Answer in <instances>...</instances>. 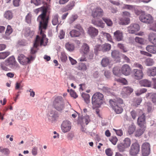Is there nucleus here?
<instances>
[{
    "label": "nucleus",
    "mask_w": 156,
    "mask_h": 156,
    "mask_svg": "<svg viewBox=\"0 0 156 156\" xmlns=\"http://www.w3.org/2000/svg\"><path fill=\"white\" fill-rule=\"evenodd\" d=\"M38 148L37 147H34L31 150L32 154L34 156H36L37 154Z\"/></svg>",
    "instance_id": "338daca9"
},
{
    "label": "nucleus",
    "mask_w": 156,
    "mask_h": 156,
    "mask_svg": "<svg viewBox=\"0 0 156 156\" xmlns=\"http://www.w3.org/2000/svg\"><path fill=\"white\" fill-rule=\"evenodd\" d=\"M139 18L142 22L147 23H150L153 21L152 17L148 14L143 13L140 16Z\"/></svg>",
    "instance_id": "0eeeda50"
},
{
    "label": "nucleus",
    "mask_w": 156,
    "mask_h": 156,
    "mask_svg": "<svg viewBox=\"0 0 156 156\" xmlns=\"http://www.w3.org/2000/svg\"><path fill=\"white\" fill-rule=\"evenodd\" d=\"M103 98V95L99 92H96L93 95L92 98V103L94 109L100 106Z\"/></svg>",
    "instance_id": "20e7f679"
},
{
    "label": "nucleus",
    "mask_w": 156,
    "mask_h": 156,
    "mask_svg": "<svg viewBox=\"0 0 156 156\" xmlns=\"http://www.w3.org/2000/svg\"><path fill=\"white\" fill-rule=\"evenodd\" d=\"M120 68L119 67H115L113 69V72L114 74L116 76L120 75Z\"/></svg>",
    "instance_id": "a18cd8bd"
},
{
    "label": "nucleus",
    "mask_w": 156,
    "mask_h": 156,
    "mask_svg": "<svg viewBox=\"0 0 156 156\" xmlns=\"http://www.w3.org/2000/svg\"><path fill=\"white\" fill-rule=\"evenodd\" d=\"M75 2L74 1H72L70 2V3L66 5L64 8V9L65 11H68L71 10L75 6Z\"/></svg>",
    "instance_id": "7c9ffc66"
},
{
    "label": "nucleus",
    "mask_w": 156,
    "mask_h": 156,
    "mask_svg": "<svg viewBox=\"0 0 156 156\" xmlns=\"http://www.w3.org/2000/svg\"><path fill=\"white\" fill-rule=\"evenodd\" d=\"M82 96L86 103H89L90 96L89 94L83 93L82 94Z\"/></svg>",
    "instance_id": "58836bf2"
},
{
    "label": "nucleus",
    "mask_w": 156,
    "mask_h": 156,
    "mask_svg": "<svg viewBox=\"0 0 156 156\" xmlns=\"http://www.w3.org/2000/svg\"><path fill=\"white\" fill-rule=\"evenodd\" d=\"M60 60L63 62H66L67 59V57L66 54L64 52H62L60 56Z\"/></svg>",
    "instance_id": "5fc2aeb1"
},
{
    "label": "nucleus",
    "mask_w": 156,
    "mask_h": 156,
    "mask_svg": "<svg viewBox=\"0 0 156 156\" xmlns=\"http://www.w3.org/2000/svg\"><path fill=\"white\" fill-rule=\"evenodd\" d=\"M12 30L11 27L10 25H8L7 26L6 30L5 31V34L8 36H9L12 33Z\"/></svg>",
    "instance_id": "13d9d810"
},
{
    "label": "nucleus",
    "mask_w": 156,
    "mask_h": 156,
    "mask_svg": "<svg viewBox=\"0 0 156 156\" xmlns=\"http://www.w3.org/2000/svg\"><path fill=\"white\" fill-rule=\"evenodd\" d=\"M18 60L19 63L21 65H25L30 63L31 61H33L30 59V57H27L23 54L19 55L18 57Z\"/></svg>",
    "instance_id": "1a4fd4ad"
},
{
    "label": "nucleus",
    "mask_w": 156,
    "mask_h": 156,
    "mask_svg": "<svg viewBox=\"0 0 156 156\" xmlns=\"http://www.w3.org/2000/svg\"><path fill=\"white\" fill-rule=\"evenodd\" d=\"M102 45L99 44L95 46L94 50L95 54L97 55L98 54L97 52L98 51H102Z\"/></svg>",
    "instance_id": "864d4df0"
},
{
    "label": "nucleus",
    "mask_w": 156,
    "mask_h": 156,
    "mask_svg": "<svg viewBox=\"0 0 156 156\" xmlns=\"http://www.w3.org/2000/svg\"><path fill=\"white\" fill-rule=\"evenodd\" d=\"M70 34L72 37H79L81 34V33L79 30L74 29L70 31Z\"/></svg>",
    "instance_id": "c756f323"
},
{
    "label": "nucleus",
    "mask_w": 156,
    "mask_h": 156,
    "mask_svg": "<svg viewBox=\"0 0 156 156\" xmlns=\"http://www.w3.org/2000/svg\"><path fill=\"white\" fill-rule=\"evenodd\" d=\"M146 97L147 98L149 97L150 99L153 103L156 102V93H148L146 95Z\"/></svg>",
    "instance_id": "f704fd0d"
},
{
    "label": "nucleus",
    "mask_w": 156,
    "mask_h": 156,
    "mask_svg": "<svg viewBox=\"0 0 156 156\" xmlns=\"http://www.w3.org/2000/svg\"><path fill=\"white\" fill-rule=\"evenodd\" d=\"M83 116L81 119L82 122L83 123H85L86 125H87L90 121L89 116L86 115H83Z\"/></svg>",
    "instance_id": "e433bc0d"
},
{
    "label": "nucleus",
    "mask_w": 156,
    "mask_h": 156,
    "mask_svg": "<svg viewBox=\"0 0 156 156\" xmlns=\"http://www.w3.org/2000/svg\"><path fill=\"white\" fill-rule=\"evenodd\" d=\"M118 150L120 152H123L127 148L124 145L123 143L118 144L117 145Z\"/></svg>",
    "instance_id": "4c0bfd02"
},
{
    "label": "nucleus",
    "mask_w": 156,
    "mask_h": 156,
    "mask_svg": "<svg viewBox=\"0 0 156 156\" xmlns=\"http://www.w3.org/2000/svg\"><path fill=\"white\" fill-rule=\"evenodd\" d=\"M116 80L118 82L122 83L124 84H126L127 83V81L124 78H119L117 79Z\"/></svg>",
    "instance_id": "774afa93"
},
{
    "label": "nucleus",
    "mask_w": 156,
    "mask_h": 156,
    "mask_svg": "<svg viewBox=\"0 0 156 156\" xmlns=\"http://www.w3.org/2000/svg\"><path fill=\"white\" fill-rule=\"evenodd\" d=\"M23 33L26 37H32L34 34V32L33 31H31L29 27H27L24 28L22 31Z\"/></svg>",
    "instance_id": "6ab92c4d"
},
{
    "label": "nucleus",
    "mask_w": 156,
    "mask_h": 156,
    "mask_svg": "<svg viewBox=\"0 0 156 156\" xmlns=\"http://www.w3.org/2000/svg\"><path fill=\"white\" fill-rule=\"evenodd\" d=\"M109 140L114 145L116 144L118 139L117 137L115 136H112L109 139Z\"/></svg>",
    "instance_id": "bf43d9fd"
},
{
    "label": "nucleus",
    "mask_w": 156,
    "mask_h": 156,
    "mask_svg": "<svg viewBox=\"0 0 156 156\" xmlns=\"http://www.w3.org/2000/svg\"><path fill=\"white\" fill-rule=\"evenodd\" d=\"M78 69L79 70L84 71L86 70L87 67L85 64L83 63H80L79 64Z\"/></svg>",
    "instance_id": "4d7b16f0"
},
{
    "label": "nucleus",
    "mask_w": 156,
    "mask_h": 156,
    "mask_svg": "<svg viewBox=\"0 0 156 156\" xmlns=\"http://www.w3.org/2000/svg\"><path fill=\"white\" fill-rule=\"evenodd\" d=\"M88 32L91 37L96 36L98 34V30L93 27H90L88 30Z\"/></svg>",
    "instance_id": "412c9836"
},
{
    "label": "nucleus",
    "mask_w": 156,
    "mask_h": 156,
    "mask_svg": "<svg viewBox=\"0 0 156 156\" xmlns=\"http://www.w3.org/2000/svg\"><path fill=\"white\" fill-rule=\"evenodd\" d=\"M145 118L144 113H143L139 117L137 120V123L140 127H144L145 126Z\"/></svg>",
    "instance_id": "a211bd4d"
},
{
    "label": "nucleus",
    "mask_w": 156,
    "mask_h": 156,
    "mask_svg": "<svg viewBox=\"0 0 156 156\" xmlns=\"http://www.w3.org/2000/svg\"><path fill=\"white\" fill-rule=\"evenodd\" d=\"M143 73L142 70L134 69L132 71L131 76L134 79L140 80L143 77Z\"/></svg>",
    "instance_id": "9d476101"
},
{
    "label": "nucleus",
    "mask_w": 156,
    "mask_h": 156,
    "mask_svg": "<svg viewBox=\"0 0 156 156\" xmlns=\"http://www.w3.org/2000/svg\"><path fill=\"white\" fill-rule=\"evenodd\" d=\"M135 41L136 42L140 44H143L145 43V41L144 39L138 37H135Z\"/></svg>",
    "instance_id": "603ef678"
},
{
    "label": "nucleus",
    "mask_w": 156,
    "mask_h": 156,
    "mask_svg": "<svg viewBox=\"0 0 156 156\" xmlns=\"http://www.w3.org/2000/svg\"><path fill=\"white\" fill-rule=\"evenodd\" d=\"M124 90L125 91L126 94H130L133 91V89L132 88L127 87L124 88Z\"/></svg>",
    "instance_id": "0e129e2a"
},
{
    "label": "nucleus",
    "mask_w": 156,
    "mask_h": 156,
    "mask_svg": "<svg viewBox=\"0 0 156 156\" xmlns=\"http://www.w3.org/2000/svg\"><path fill=\"white\" fill-rule=\"evenodd\" d=\"M140 29V26L137 23L131 24L128 28V30L129 33L135 34Z\"/></svg>",
    "instance_id": "2eb2a0df"
},
{
    "label": "nucleus",
    "mask_w": 156,
    "mask_h": 156,
    "mask_svg": "<svg viewBox=\"0 0 156 156\" xmlns=\"http://www.w3.org/2000/svg\"><path fill=\"white\" fill-rule=\"evenodd\" d=\"M4 17L8 20L12 19L13 17V13L12 11L7 10L5 12L3 15Z\"/></svg>",
    "instance_id": "a878e982"
},
{
    "label": "nucleus",
    "mask_w": 156,
    "mask_h": 156,
    "mask_svg": "<svg viewBox=\"0 0 156 156\" xmlns=\"http://www.w3.org/2000/svg\"><path fill=\"white\" fill-rule=\"evenodd\" d=\"M112 57L114 58H120L119 52L117 50H114L111 53Z\"/></svg>",
    "instance_id": "79ce46f5"
},
{
    "label": "nucleus",
    "mask_w": 156,
    "mask_h": 156,
    "mask_svg": "<svg viewBox=\"0 0 156 156\" xmlns=\"http://www.w3.org/2000/svg\"><path fill=\"white\" fill-rule=\"evenodd\" d=\"M0 151L2 154L6 155H9L10 153V151L8 149L3 148L2 147H0Z\"/></svg>",
    "instance_id": "49530a36"
},
{
    "label": "nucleus",
    "mask_w": 156,
    "mask_h": 156,
    "mask_svg": "<svg viewBox=\"0 0 156 156\" xmlns=\"http://www.w3.org/2000/svg\"><path fill=\"white\" fill-rule=\"evenodd\" d=\"M10 54L9 51H6L0 53V59H4Z\"/></svg>",
    "instance_id": "8fccbe9b"
},
{
    "label": "nucleus",
    "mask_w": 156,
    "mask_h": 156,
    "mask_svg": "<svg viewBox=\"0 0 156 156\" xmlns=\"http://www.w3.org/2000/svg\"><path fill=\"white\" fill-rule=\"evenodd\" d=\"M28 113L24 109L21 110L20 113L17 115L16 117L18 120H26L28 117Z\"/></svg>",
    "instance_id": "4468645a"
},
{
    "label": "nucleus",
    "mask_w": 156,
    "mask_h": 156,
    "mask_svg": "<svg viewBox=\"0 0 156 156\" xmlns=\"http://www.w3.org/2000/svg\"><path fill=\"white\" fill-rule=\"evenodd\" d=\"M61 128L62 131L66 133L69 131L71 128V123L69 120L64 121L61 125Z\"/></svg>",
    "instance_id": "f8f14e48"
},
{
    "label": "nucleus",
    "mask_w": 156,
    "mask_h": 156,
    "mask_svg": "<svg viewBox=\"0 0 156 156\" xmlns=\"http://www.w3.org/2000/svg\"><path fill=\"white\" fill-rule=\"evenodd\" d=\"M40 36L37 35L33 47L31 48L30 55H29L30 59H34L36 57V54L39 49V44L41 46H45L47 45L48 39L46 38V35L44 33L42 30H39Z\"/></svg>",
    "instance_id": "f257e3e1"
},
{
    "label": "nucleus",
    "mask_w": 156,
    "mask_h": 156,
    "mask_svg": "<svg viewBox=\"0 0 156 156\" xmlns=\"http://www.w3.org/2000/svg\"><path fill=\"white\" fill-rule=\"evenodd\" d=\"M102 90L108 95L111 94L112 93V89L107 87H103L102 88Z\"/></svg>",
    "instance_id": "72a5a7b5"
},
{
    "label": "nucleus",
    "mask_w": 156,
    "mask_h": 156,
    "mask_svg": "<svg viewBox=\"0 0 156 156\" xmlns=\"http://www.w3.org/2000/svg\"><path fill=\"white\" fill-rule=\"evenodd\" d=\"M53 106L58 111H61L64 108L65 105L61 96L56 97L53 102Z\"/></svg>",
    "instance_id": "39448f33"
},
{
    "label": "nucleus",
    "mask_w": 156,
    "mask_h": 156,
    "mask_svg": "<svg viewBox=\"0 0 156 156\" xmlns=\"http://www.w3.org/2000/svg\"><path fill=\"white\" fill-rule=\"evenodd\" d=\"M32 15L30 12L26 16L25 21L28 23H30L31 22Z\"/></svg>",
    "instance_id": "6e6d98bb"
},
{
    "label": "nucleus",
    "mask_w": 156,
    "mask_h": 156,
    "mask_svg": "<svg viewBox=\"0 0 156 156\" xmlns=\"http://www.w3.org/2000/svg\"><path fill=\"white\" fill-rule=\"evenodd\" d=\"M90 50V48L89 45L86 43H84L82 46L81 51L83 54H87L89 52Z\"/></svg>",
    "instance_id": "bb28decb"
},
{
    "label": "nucleus",
    "mask_w": 156,
    "mask_h": 156,
    "mask_svg": "<svg viewBox=\"0 0 156 156\" xmlns=\"http://www.w3.org/2000/svg\"><path fill=\"white\" fill-rule=\"evenodd\" d=\"M0 66L2 70L4 71H6L10 70L9 69L8 67L5 60L4 62L0 63Z\"/></svg>",
    "instance_id": "2f4dec72"
},
{
    "label": "nucleus",
    "mask_w": 156,
    "mask_h": 156,
    "mask_svg": "<svg viewBox=\"0 0 156 156\" xmlns=\"http://www.w3.org/2000/svg\"><path fill=\"white\" fill-rule=\"evenodd\" d=\"M147 90L145 88H142L140 90H138L136 93V95L139 96L140 94L146 92Z\"/></svg>",
    "instance_id": "680f3d73"
},
{
    "label": "nucleus",
    "mask_w": 156,
    "mask_h": 156,
    "mask_svg": "<svg viewBox=\"0 0 156 156\" xmlns=\"http://www.w3.org/2000/svg\"><path fill=\"white\" fill-rule=\"evenodd\" d=\"M8 66L12 69L16 70L19 68L20 66L16 60L14 56H12L9 57L5 60Z\"/></svg>",
    "instance_id": "423d86ee"
},
{
    "label": "nucleus",
    "mask_w": 156,
    "mask_h": 156,
    "mask_svg": "<svg viewBox=\"0 0 156 156\" xmlns=\"http://www.w3.org/2000/svg\"><path fill=\"white\" fill-rule=\"evenodd\" d=\"M102 19L108 26L111 27L112 26L113 22L110 19L107 18L103 17Z\"/></svg>",
    "instance_id": "a19ab883"
},
{
    "label": "nucleus",
    "mask_w": 156,
    "mask_h": 156,
    "mask_svg": "<svg viewBox=\"0 0 156 156\" xmlns=\"http://www.w3.org/2000/svg\"><path fill=\"white\" fill-rule=\"evenodd\" d=\"M117 46L118 48H119L123 52H126L128 51L127 48L124 44L118 43L117 44Z\"/></svg>",
    "instance_id": "c9c22d12"
},
{
    "label": "nucleus",
    "mask_w": 156,
    "mask_h": 156,
    "mask_svg": "<svg viewBox=\"0 0 156 156\" xmlns=\"http://www.w3.org/2000/svg\"><path fill=\"white\" fill-rule=\"evenodd\" d=\"M148 39L151 43L154 44L156 45V34L150 33L148 36Z\"/></svg>",
    "instance_id": "b1692460"
},
{
    "label": "nucleus",
    "mask_w": 156,
    "mask_h": 156,
    "mask_svg": "<svg viewBox=\"0 0 156 156\" xmlns=\"http://www.w3.org/2000/svg\"><path fill=\"white\" fill-rule=\"evenodd\" d=\"M42 2V0H31V3H33L36 6L40 5Z\"/></svg>",
    "instance_id": "e2e57ef3"
},
{
    "label": "nucleus",
    "mask_w": 156,
    "mask_h": 156,
    "mask_svg": "<svg viewBox=\"0 0 156 156\" xmlns=\"http://www.w3.org/2000/svg\"><path fill=\"white\" fill-rule=\"evenodd\" d=\"M154 62L153 59L151 58H147L145 61V64L147 66H151L153 65Z\"/></svg>",
    "instance_id": "3c124183"
},
{
    "label": "nucleus",
    "mask_w": 156,
    "mask_h": 156,
    "mask_svg": "<svg viewBox=\"0 0 156 156\" xmlns=\"http://www.w3.org/2000/svg\"><path fill=\"white\" fill-rule=\"evenodd\" d=\"M58 14H56L52 17V22L54 25H56L58 22Z\"/></svg>",
    "instance_id": "de8ad7c7"
},
{
    "label": "nucleus",
    "mask_w": 156,
    "mask_h": 156,
    "mask_svg": "<svg viewBox=\"0 0 156 156\" xmlns=\"http://www.w3.org/2000/svg\"><path fill=\"white\" fill-rule=\"evenodd\" d=\"M109 102L110 105L116 114H120L122 112L123 109L120 105L123 103L122 99L117 98L115 99H110Z\"/></svg>",
    "instance_id": "7ed1b4c3"
},
{
    "label": "nucleus",
    "mask_w": 156,
    "mask_h": 156,
    "mask_svg": "<svg viewBox=\"0 0 156 156\" xmlns=\"http://www.w3.org/2000/svg\"><path fill=\"white\" fill-rule=\"evenodd\" d=\"M48 115V119L51 122L55 121L58 117V113L55 111H50Z\"/></svg>",
    "instance_id": "dca6fc26"
},
{
    "label": "nucleus",
    "mask_w": 156,
    "mask_h": 156,
    "mask_svg": "<svg viewBox=\"0 0 156 156\" xmlns=\"http://www.w3.org/2000/svg\"><path fill=\"white\" fill-rule=\"evenodd\" d=\"M136 127L134 126L131 125L128 128V132L129 134H133L135 130Z\"/></svg>",
    "instance_id": "052dcab7"
},
{
    "label": "nucleus",
    "mask_w": 156,
    "mask_h": 156,
    "mask_svg": "<svg viewBox=\"0 0 156 156\" xmlns=\"http://www.w3.org/2000/svg\"><path fill=\"white\" fill-rule=\"evenodd\" d=\"M65 47L66 49L68 51H71L74 50V47L73 44L67 43L65 45Z\"/></svg>",
    "instance_id": "c03bdc74"
},
{
    "label": "nucleus",
    "mask_w": 156,
    "mask_h": 156,
    "mask_svg": "<svg viewBox=\"0 0 156 156\" xmlns=\"http://www.w3.org/2000/svg\"><path fill=\"white\" fill-rule=\"evenodd\" d=\"M103 15V10L99 7H98L92 12V15L94 18L101 17Z\"/></svg>",
    "instance_id": "ddd939ff"
},
{
    "label": "nucleus",
    "mask_w": 156,
    "mask_h": 156,
    "mask_svg": "<svg viewBox=\"0 0 156 156\" xmlns=\"http://www.w3.org/2000/svg\"><path fill=\"white\" fill-rule=\"evenodd\" d=\"M49 6L46 4L40 8L35 9L34 12L37 14L39 12L42 13L39 15L37 19V21L39 23V30H42V28L45 29L47 27L48 23L49 16L46 14L48 10L49 9Z\"/></svg>",
    "instance_id": "f03ea898"
},
{
    "label": "nucleus",
    "mask_w": 156,
    "mask_h": 156,
    "mask_svg": "<svg viewBox=\"0 0 156 156\" xmlns=\"http://www.w3.org/2000/svg\"><path fill=\"white\" fill-rule=\"evenodd\" d=\"M147 73L150 76H154L156 75V67H152L147 69Z\"/></svg>",
    "instance_id": "393cba45"
},
{
    "label": "nucleus",
    "mask_w": 156,
    "mask_h": 156,
    "mask_svg": "<svg viewBox=\"0 0 156 156\" xmlns=\"http://www.w3.org/2000/svg\"><path fill=\"white\" fill-rule=\"evenodd\" d=\"M114 37L116 41H122L123 37V33L119 30H117L114 33Z\"/></svg>",
    "instance_id": "f3484780"
},
{
    "label": "nucleus",
    "mask_w": 156,
    "mask_h": 156,
    "mask_svg": "<svg viewBox=\"0 0 156 156\" xmlns=\"http://www.w3.org/2000/svg\"><path fill=\"white\" fill-rule=\"evenodd\" d=\"M92 23L96 27H100L101 28H104L105 27V23L101 20H96L94 19L92 20Z\"/></svg>",
    "instance_id": "4be33fe9"
},
{
    "label": "nucleus",
    "mask_w": 156,
    "mask_h": 156,
    "mask_svg": "<svg viewBox=\"0 0 156 156\" xmlns=\"http://www.w3.org/2000/svg\"><path fill=\"white\" fill-rule=\"evenodd\" d=\"M130 71V68L128 65H124L121 68V72L124 75H128L129 74Z\"/></svg>",
    "instance_id": "aec40b11"
},
{
    "label": "nucleus",
    "mask_w": 156,
    "mask_h": 156,
    "mask_svg": "<svg viewBox=\"0 0 156 156\" xmlns=\"http://www.w3.org/2000/svg\"><path fill=\"white\" fill-rule=\"evenodd\" d=\"M140 127V129H137L135 132V136H140L143 133L145 130L146 127Z\"/></svg>",
    "instance_id": "473e14b6"
},
{
    "label": "nucleus",
    "mask_w": 156,
    "mask_h": 156,
    "mask_svg": "<svg viewBox=\"0 0 156 156\" xmlns=\"http://www.w3.org/2000/svg\"><path fill=\"white\" fill-rule=\"evenodd\" d=\"M109 60L108 58H105L101 60V64L103 67L106 66L109 64Z\"/></svg>",
    "instance_id": "37998d69"
},
{
    "label": "nucleus",
    "mask_w": 156,
    "mask_h": 156,
    "mask_svg": "<svg viewBox=\"0 0 156 156\" xmlns=\"http://www.w3.org/2000/svg\"><path fill=\"white\" fill-rule=\"evenodd\" d=\"M141 152L143 156H147L150 153L151 146L149 143L145 142L141 147Z\"/></svg>",
    "instance_id": "9b49d317"
},
{
    "label": "nucleus",
    "mask_w": 156,
    "mask_h": 156,
    "mask_svg": "<svg viewBox=\"0 0 156 156\" xmlns=\"http://www.w3.org/2000/svg\"><path fill=\"white\" fill-rule=\"evenodd\" d=\"M140 151V145L137 142L133 143L129 150V154L133 156L137 154Z\"/></svg>",
    "instance_id": "6e6552de"
},
{
    "label": "nucleus",
    "mask_w": 156,
    "mask_h": 156,
    "mask_svg": "<svg viewBox=\"0 0 156 156\" xmlns=\"http://www.w3.org/2000/svg\"><path fill=\"white\" fill-rule=\"evenodd\" d=\"M125 147L127 148L129 147L130 145V140L128 138H126L123 140V143H122Z\"/></svg>",
    "instance_id": "09e8293b"
},
{
    "label": "nucleus",
    "mask_w": 156,
    "mask_h": 156,
    "mask_svg": "<svg viewBox=\"0 0 156 156\" xmlns=\"http://www.w3.org/2000/svg\"><path fill=\"white\" fill-rule=\"evenodd\" d=\"M139 83L142 87H150L151 86V82L147 79H144L140 80Z\"/></svg>",
    "instance_id": "5701e85b"
},
{
    "label": "nucleus",
    "mask_w": 156,
    "mask_h": 156,
    "mask_svg": "<svg viewBox=\"0 0 156 156\" xmlns=\"http://www.w3.org/2000/svg\"><path fill=\"white\" fill-rule=\"evenodd\" d=\"M103 34L104 36L105 37L108 41L110 42H111L112 41L111 36L109 34L103 32Z\"/></svg>",
    "instance_id": "69168bd1"
},
{
    "label": "nucleus",
    "mask_w": 156,
    "mask_h": 156,
    "mask_svg": "<svg viewBox=\"0 0 156 156\" xmlns=\"http://www.w3.org/2000/svg\"><path fill=\"white\" fill-rule=\"evenodd\" d=\"M102 51L105 52L109 51L111 48V45L108 43H105L102 45Z\"/></svg>",
    "instance_id": "ea45409f"
},
{
    "label": "nucleus",
    "mask_w": 156,
    "mask_h": 156,
    "mask_svg": "<svg viewBox=\"0 0 156 156\" xmlns=\"http://www.w3.org/2000/svg\"><path fill=\"white\" fill-rule=\"evenodd\" d=\"M147 51L152 53H156V46L155 45H148L146 48Z\"/></svg>",
    "instance_id": "c85d7f7f"
},
{
    "label": "nucleus",
    "mask_w": 156,
    "mask_h": 156,
    "mask_svg": "<svg viewBox=\"0 0 156 156\" xmlns=\"http://www.w3.org/2000/svg\"><path fill=\"white\" fill-rule=\"evenodd\" d=\"M130 22L129 19V17L122 16L119 21V24L122 25H126L128 24Z\"/></svg>",
    "instance_id": "cd10ccee"
}]
</instances>
